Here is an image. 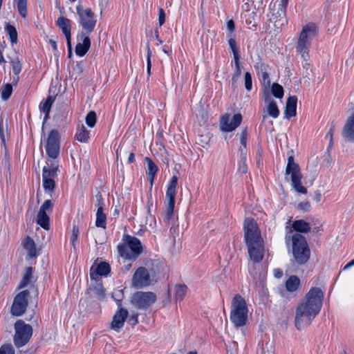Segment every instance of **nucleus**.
<instances>
[{
    "instance_id": "f257e3e1",
    "label": "nucleus",
    "mask_w": 354,
    "mask_h": 354,
    "mask_svg": "<svg viewBox=\"0 0 354 354\" xmlns=\"http://www.w3.org/2000/svg\"><path fill=\"white\" fill-rule=\"evenodd\" d=\"M245 241L250 256L248 271L254 279H261L266 274L265 268L260 264L264 255L263 240L257 223L253 218H247L244 221Z\"/></svg>"
},
{
    "instance_id": "f03ea898",
    "label": "nucleus",
    "mask_w": 354,
    "mask_h": 354,
    "mask_svg": "<svg viewBox=\"0 0 354 354\" xmlns=\"http://www.w3.org/2000/svg\"><path fill=\"white\" fill-rule=\"evenodd\" d=\"M324 293L319 288H312L296 309L295 323L298 330L308 326L319 313Z\"/></svg>"
},
{
    "instance_id": "7ed1b4c3",
    "label": "nucleus",
    "mask_w": 354,
    "mask_h": 354,
    "mask_svg": "<svg viewBox=\"0 0 354 354\" xmlns=\"http://www.w3.org/2000/svg\"><path fill=\"white\" fill-rule=\"evenodd\" d=\"M324 293L319 288H312L296 309L295 323L298 330L308 326L319 313Z\"/></svg>"
},
{
    "instance_id": "20e7f679",
    "label": "nucleus",
    "mask_w": 354,
    "mask_h": 354,
    "mask_svg": "<svg viewBox=\"0 0 354 354\" xmlns=\"http://www.w3.org/2000/svg\"><path fill=\"white\" fill-rule=\"evenodd\" d=\"M317 27L314 23H308L302 27L299 34L295 49L301 56L302 66L308 70L310 66L308 60L310 59V48L312 41L316 37Z\"/></svg>"
},
{
    "instance_id": "39448f33",
    "label": "nucleus",
    "mask_w": 354,
    "mask_h": 354,
    "mask_svg": "<svg viewBox=\"0 0 354 354\" xmlns=\"http://www.w3.org/2000/svg\"><path fill=\"white\" fill-rule=\"evenodd\" d=\"M248 308L245 299L240 295L234 296L230 315V319L236 328L243 326L248 320Z\"/></svg>"
},
{
    "instance_id": "423d86ee",
    "label": "nucleus",
    "mask_w": 354,
    "mask_h": 354,
    "mask_svg": "<svg viewBox=\"0 0 354 354\" xmlns=\"http://www.w3.org/2000/svg\"><path fill=\"white\" fill-rule=\"evenodd\" d=\"M123 241L124 243L118 246L119 254L127 259H136L142 252L140 241L130 235H125Z\"/></svg>"
},
{
    "instance_id": "0eeeda50",
    "label": "nucleus",
    "mask_w": 354,
    "mask_h": 354,
    "mask_svg": "<svg viewBox=\"0 0 354 354\" xmlns=\"http://www.w3.org/2000/svg\"><path fill=\"white\" fill-rule=\"evenodd\" d=\"M178 184V178L174 176L169 183L166 191V210L164 214V221L169 225L176 223V218L174 213L176 187Z\"/></svg>"
},
{
    "instance_id": "6e6552de",
    "label": "nucleus",
    "mask_w": 354,
    "mask_h": 354,
    "mask_svg": "<svg viewBox=\"0 0 354 354\" xmlns=\"http://www.w3.org/2000/svg\"><path fill=\"white\" fill-rule=\"evenodd\" d=\"M288 0H277L270 6V12L268 14L269 21L274 24L277 28H279L288 23L286 18V6Z\"/></svg>"
},
{
    "instance_id": "1a4fd4ad",
    "label": "nucleus",
    "mask_w": 354,
    "mask_h": 354,
    "mask_svg": "<svg viewBox=\"0 0 354 354\" xmlns=\"http://www.w3.org/2000/svg\"><path fill=\"white\" fill-rule=\"evenodd\" d=\"M79 17L78 23L82 27L80 34L90 35L95 29L97 24V17L91 8H84L78 4L76 7Z\"/></svg>"
},
{
    "instance_id": "9d476101",
    "label": "nucleus",
    "mask_w": 354,
    "mask_h": 354,
    "mask_svg": "<svg viewBox=\"0 0 354 354\" xmlns=\"http://www.w3.org/2000/svg\"><path fill=\"white\" fill-rule=\"evenodd\" d=\"M292 252L295 261L299 264H304L310 258V251L304 236L299 233L292 236Z\"/></svg>"
},
{
    "instance_id": "9b49d317",
    "label": "nucleus",
    "mask_w": 354,
    "mask_h": 354,
    "mask_svg": "<svg viewBox=\"0 0 354 354\" xmlns=\"http://www.w3.org/2000/svg\"><path fill=\"white\" fill-rule=\"evenodd\" d=\"M15 330L14 343L18 348L26 345L32 335V327L22 320L15 322Z\"/></svg>"
},
{
    "instance_id": "f8f14e48",
    "label": "nucleus",
    "mask_w": 354,
    "mask_h": 354,
    "mask_svg": "<svg viewBox=\"0 0 354 354\" xmlns=\"http://www.w3.org/2000/svg\"><path fill=\"white\" fill-rule=\"evenodd\" d=\"M286 173V174H290L292 185L295 191L301 194L307 193L306 188L301 185L302 176L299 165L295 162L294 158L292 156H289L288 158Z\"/></svg>"
},
{
    "instance_id": "ddd939ff",
    "label": "nucleus",
    "mask_w": 354,
    "mask_h": 354,
    "mask_svg": "<svg viewBox=\"0 0 354 354\" xmlns=\"http://www.w3.org/2000/svg\"><path fill=\"white\" fill-rule=\"evenodd\" d=\"M156 301V296L151 292L139 291L132 295L131 303L138 309H147Z\"/></svg>"
},
{
    "instance_id": "4468645a",
    "label": "nucleus",
    "mask_w": 354,
    "mask_h": 354,
    "mask_svg": "<svg viewBox=\"0 0 354 354\" xmlns=\"http://www.w3.org/2000/svg\"><path fill=\"white\" fill-rule=\"evenodd\" d=\"M59 134L57 130L53 129L48 136L45 149L48 160H56L59 153Z\"/></svg>"
},
{
    "instance_id": "2eb2a0df",
    "label": "nucleus",
    "mask_w": 354,
    "mask_h": 354,
    "mask_svg": "<svg viewBox=\"0 0 354 354\" xmlns=\"http://www.w3.org/2000/svg\"><path fill=\"white\" fill-rule=\"evenodd\" d=\"M29 296L28 290H23L15 296L10 310L12 315L19 317L24 314L28 306Z\"/></svg>"
},
{
    "instance_id": "dca6fc26",
    "label": "nucleus",
    "mask_w": 354,
    "mask_h": 354,
    "mask_svg": "<svg viewBox=\"0 0 354 354\" xmlns=\"http://www.w3.org/2000/svg\"><path fill=\"white\" fill-rule=\"evenodd\" d=\"M242 121V115L240 113L231 116L225 114L221 118L220 128L223 131L230 132L236 129Z\"/></svg>"
},
{
    "instance_id": "f3484780",
    "label": "nucleus",
    "mask_w": 354,
    "mask_h": 354,
    "mask_svg": "<svg viewBox=\"0 0 354 354\" xmlns=\"http://www.w3.org/2000/svg\"><path fill=\"white\" fill-rule=\"evenodd\" d=\"M151 283L150 275L144 267H140L135 272L132 279V286L136 288H142Z\"/></svg>"
},
{
    "instance_id": "a211bd4d",
    "label": "nucleus",
    "mask_w": 354,
    "mask_h": 354,
    "mask_svg": "<svg viewBox=\"0 0 354 354\" xmlns=\"http://www.w3.org/2000/svg\"><path fill=\"white\" fill-rule=\"evenodd\" d=\"M128 315L129 313L127 309L119 308L113 317V320L111 324V329L117 332L120 331V330L124 326Z\"/></svg>"
},
{
    "instance_id": "6ab92c4d",
    "label": "nucleus",
    "mask_w": 354,
    "mask_h": 354,
    "mask_svg": "<svg viewBox=\"0 0 354 354\" xmlns=\"http://www.w3.org/2000/svg\"><path fill=\"white\" fill-rule=\"evenodd\" d=\"M90 35L79 34L77 35L78 43L75 46V53L80 57H83L88 51L91 47Z\"/></svg>"
},
{
    "instance_id": "aec40b11",
    "label": "nucleus",
    "mask_w": 354,
    "mask_h": 354,
    "mask_svg": "<svg viewBox=\"0 0 354 354\" xmlns=\"http://www.w3.org/2000/svg\"><path fill=\"white\" fill-rule=\"evenodd\" d=\"M59 168L57 160H47L46 165L42 170V178L53 179L57 176Z\"/></svg>"
},
{
    "instance_id": "412c9836",
    "label": "nucleus",
    "mask_w": 354,
    "mask_h": 354,
    "mask_svg": "<svg viewBox=\"0 0 354 354\" xmlns=\"http://www.w3.org/2000/svg\"><path fill=\"white\" fill-rule=\"evenodd\" d=\"M57 25L65 35L67 46H70V40H71V21L63 16H61L59 17L57 20Z\"/></svg>"
},
{
    "instance_id": "4be33fe9",
    "label": "nucleus",
    "mask_w": 354,
    "mask_h": 354,
    "mask_svg": "<svg viewBox=\"0 0 354 354\" xmlns=\"http://www.w3.org/2000/svg\"><path fill=\"white\" fill-rule=\"evenodd\" d=\"M342 136L347 141L354 142V112L347 119L343 128Z\"/></svg>"
},
{
    "instance_id": "5701e85b",
    "label": "nucleus",
    "mask_w": 354,
    "mask_h": 354,
    "mask_svg": "<svg viewBox=\"0 0 354 354\" xmlns=\"http://www.w3.org/2000/svg\"><path fill=\"white\" fill-rule=\"evenodd\" d=\"M265 102L266 104V113L267 114L272 117V118H277L279 115V109L277 104V102L272 99L270 96H268L265 98Z\"/></svg>"
},
{
    "instance_id": "b1692460",
    "label": "nucleus",
    "mask_w": 354,
    "mask_h": 354,
    "mask_svg": "<svg viewBox=\"0 0 354 354\" xmlns=\"http://www.w3.org/2000/svg\"><path fill=\"white\" fill-rule=\"evenodd\" d=\"M297 98L296 96H290L286 102L285 117L290 118L296 115Z\"/></svg>"
},
{
    "instance_id": "393cba45",
    "label": "nucleus",
    "mask_w": 354,
    "mask_h": 354,
    "mask_svg": "<svg viewBox=\"0 0 354 354\" xmlns=\"http://www.w3.org/2000/svg\"><path fill=\"white\" fill-rule=\"evenodd\" d=\"M145 162L147 164L148 171H147V177L151 183V185H153L156 174L158 171V168L157 165L153 162V160L149 158L146 157L145 159Z\"/></svg>"
},
{
    "instance_id": "a878e982",
    "label": "nucleus",
    "mask_w": 354,
    "mask_h": 354,
    "mask_svg": "<svg viewBox=\"0 0 354 354\" xmlns=\"http://www.w3.org/2000/svg\"><path fill=\"white\" fill-rule=\"evenodd\" d=\"M53 102L54 97L52 96H48L45 101L41 102L39 104L40 111L45 114L44 118V122L48 119V115Z\"/></svg>"
},
{
    "instance_id": "bb28decb",
    "label": "nucleus",
    "mask_w": 354,
    "mask_h": 354,
    "mask_svg": "<svg viewBox=\"0 0 354 354\" xmlns=\"http://www.w3.org/2000/svg\"><path fill=\"white\" fill-rule=\"evenodd\" d=\"M12 73L15 75L14 80L17 82L19 79V75L22 70V64L18 56L10 58Z\"/></svg>"
},
{
    "instance_id": "cd10ccee",
    "label": "nucleus",
    "mask_w": 354,
    "mask_h": 354,
    "mask_svg": "<svg viewBox=\"0 0 354 354\" xmlns=\"http://www.w3.org/2000/svg\"><path fill=\"white\" fill-rule=\"evenodd\" d=\"M300 285V279L295 275L290 276L286 281L287 291L295 292Z\"/></svg>"
},
{
    "instance_id": "c85d7f7f",
    "label": "nucleus",
    "mask_w": 354,
    "mask_h": 354,
    "mask_svg": "<svg viewBox=\"0 0 354 354\" xmlns=\"http://www.w3.org/2000/svg\"><path fill=\"white\" fill-rule=\"evenodd\" d=\"M292 227L295 231L302 233H307L310 230L309 223L304 220L295 221L292 223Z\"/></svg>"
},
{
    "instance_id": "c756f323",
    "label": "nucleus",
    "mask_w": 354,
    "mask_h": 354,
    "mask_svg": "<svg viewBox=\"0 0 354 354\" xmlns=\"http://www.w3.org/2000/svg\"><path fill=\"white\" fill-rule=\"evenodd\" d=\"M24 246L30 257H35L38 255L35 241L31 238L27 237L26 239Z\"/></svg>"
},
{
    "instance_id": "7c9ffc66",
    "label": "nucleus",
    "mask_w": 354,
    "mask_h": 354,
    "mask_svg": "<svg viewBox=\"0 0 354 354\" xmlns=\"http://www.w3.org/2000/svg\"><path fill=\"white\" fill-rule=\"evenodd\" d=\"M90 137V131L84 125H82L77 130L75 138L81 142H86Z\"/></svg>"
},
{
    "instance_id": "2f4dec72",
    "label": "nucleus",
    "mask_w": 354,
    "mask_h": 354,
    "mask_svg": "<svg viewBox=\"0 0 354 354\" xmlns=\"http://www.w3.org/2000/svg\"><path fill=\"white\" fill-rule=\"evenodd\" d=\"M37 223L46 230L50 228V218L47 214L38 212L37 215Z\"/></svg>"
},
{
    "instance_id": "473e14b6",
    "label": "nucleus",
    "mask_w": 354,
    "mask_h": 354,
    "mask_svg": "<svg viewBox=\"0 0 354 354\" xmlns=\"http://www.w3.org/2000/svg\"><path fill=\"white\" fill-rule=\"evenodd\" d=\"M32 278V268L28 267L26 269L25 274L19 283L18 286L19 289H21L27 286L30 282Z\"/></svg>"
},
{
    "instance_id": "72a5a7b5",
    "label": "nucleus",
    "mask_w": 354,
    "mask_h": 354,
    "mask_svg": "<svg viewBox=\"0 0 354 354\" xmlns=\"http://www.w3.org/2000/svg\"><path fill=\"white\" fill-rule=\"evenodd\" d=\"M247 151L241 150L240 162L239 163L238 171L240 174H246L248 171V165L246 164Z\"/></svg>"
},
{
    "instance_id": "f704fd0d",
    "label": "nucleus",
    "mask_w": 354,
    "mask_h": 354,
    "mask_svg": "<svg viewBox=\"0 0 354 354\" xmlns=\"http://www.w3.org/2000/svg\"><path fill=\"white\" fill-rule=\"evenodd\" d=\"M106 216L103 211H101L100 207L99 209H97L95 225L98 227L105 229L106 224Z\"/></svg>"
},
{
    "instance_id": "c9c22d12",
    "label": "nucleus",
    "mask_w": 354,
    "mask_h": 354,
    "mask_svg": "<svg viewBox=\"0 0 354 354\" xmlns=\"http://www.w3.org/2000/svg\"><path fill=\"white\" fill-rule=\"evenodd\" d=\"M5 30L9 35L12 45L16 44L17 43V32L16 28L13 26L7 24Z\"/></svg>"
},
{
    "instance_id": "e433bc0d",
    "label": "nucleus",
    "mask_w": 354,
    "mask_h": 354,
    "mask_svg": "<svg viewBox=\"0 0 354 354\" xmlns=\"http://www.w3.org/2000/svg\"><path fill=\"white\" fill-rule=\"evenodd\" d=\"M187 286L185 285H178L175 287V299L176 301H180L185 297L187 292Z\"/></svg>"
},
{
    "instance_id": "4c0bfd02",
    "label": "nucleus",
    "mask_w": 354,
    "mask_h": 354,
    "mask_svg": "<svg viewBox=\"0 0 354 354\" xmlns=\"http://www.w3.org/2000/svg\"><path fill=\"white\" fill-rule=\"evenodd\" d=\"M16 3L19 15L26 18L27 16V0H14Z\"/></svg>"
},
{
    "instance_id": "58836bf2",
    "label": "nucleus",
    "mask_w": 354,
    "mask_h": 354,
    "mask_svg": "<svg viewBox=\"0 0 354 354\" xmlns=\"http://www.w3.org/2000/svg\"><path fill=\"white\" fill-rule=\"evenodd\" d=\"M95 272L100 276H107L110 272V266L107 263L102 262L97 265Z\"/></svg>"
},
{
    "instance_id": "ea45409f",
    "label": "nucleus",
    "mask_w": 354,
    "mask_h": 354,
    "mask_svg": "<svg viewBox=\"0 0 354 354\" xmlns=\"http://www.w3.org/2000/svg\"><path fill=\"white\" fill-rule=\"evenodd\" d=\"M234 73L232 77V84H234L241 74L240 57L234 59Z\"/></svg>"
},
{
    "instance_id": "a19ab883",
    "label": "nucleus",
    "mask_w": 354,
    "mask_h": 354,
    "mask_svg": "<svg viewBox=\"0 0 354 354\" xmlns=\"http://www.w3.org/2000/svg\"><path fill=\"white\" fill-rule=\"evenodd\" d=\"M228 44L233 53L234 59L240 57L239 51L236 45V42L235 39L232 37V35H229Z\"/></svg>"
},
{
    "instance_id": "79ce46f5",
    "label": "nucleus",
    "mask_w": 354,
    "mask_h": 354,
    "mask_svg": "<svg viewBox=\"0 0 354 354\" xmlns=\"http://www.w3.org/2000/svg\"><path fill=\"white\" fill-rule=\"evenodd\" d=\"M271 90L272 93L274 95V97L280 99L283 97V88L280 84L277 83H274L272 86Z\"/></svg>"
},
{
    "instance_id": "37998d69",
    "label": "nucleus",
    "mask_w": 354,
    "mask_h": 354,
    "mask_svg": "<svg viewBox=\"0 0 354 354\" xmlns=\"http://www.w3.org/2000/svg\"><path fill=\"white\" fill-rule=\"evenodd\" d=\"M12 92V86L10 84H6L1 91V97L3 100H7L11 95Z\"/></svg>"
},
{
    "instance_id": "c03bdc74",
    "label": "nucleus",
    "mask_w": 354,
    "mask_h": 354,
    "mask_svg": "<svg viewBox=\"0 0 354 354\" xmlns=\"http://www.w3.org/2000/svg\"><path fill=\"white\" fill-rule=\"evenodd\" d=\"M96 120H97L96 113L93 111H89L86 116V123L91 128H93L95 127V123H96Z\"/></svg>"
},
{
    "instance_id": "a18cd8bd",
    "label": "nucleus",
    "mask_w": 354,
    "mask_h": 354,
    "mask_svg": "<svg viewBox=\"0 0 354 354\" xmlns=\"http://www.w3.org/2000/svg\"><path fill=\"white\" fill-rule=\"evenodd\" d=\"M124 294L122 290H115L112 293V298L116 301L118 308H122V300L123 299Z\"/></svg>"
},
{
    "instance_id": "49530a36",
    "label": "nucleus",
    "mask_w": 354,
    "mask_h": 354,
    "mask_svg": "<svg viewBox=\"0 0 354 354\" xmlns=\"http://www.w3.org/2000/svg\"><path fill=\"white\" fill-rule=\"evenodd\" d=\"M43 180V187L45 192H52L55 188V180L53 179L42 178Z\"/></svg>"
},
{
    "instance_id": "de8ad7c7",
    "label": "nucleus",
    "mask_w": 354,
    "mask_h": 354,
    "mask_svg": "<svg viewBox=\"0 0 354 354\" xmlns=\"http://www.w3.org/2000/svg\"><path fill=\"white\" fill-rule=\"evenodd\" d=\"M53 210V203L50 200H46L43 205L40 207L39 212L49 214L52 212Z\"/></svg>"
},
{
    "instance_id": "09e8293b",
    "label": "nucleus",
    "mask_w": 354,
    "mask_h": 354,
    "mask_svg": "<svg viewBox=\"0 0 354 354\" xmlns=\"http://www.w3.org/2000/svg\"><path fill=\"white\" fill-rule=\"evenodd\" d=\"M247 140H248V132L246 129H244L241 131L240 134V142L241 147L239 148V153H241V149H245L247 151Z\"/></svg>"
},
{
    "instance_id": "8fccbe9b",
    "label": "nucleus",
    "mask_w": 354,
    "mask_h": 354,
    "mask_svg": "<svg viewBox=\"0 0 354 354\" xmlns=\"http://www.w3.org/2000/svg\"><path fill=\"white\" fill-rule=\"evenodd\" d=\"M244 83L245 89L248 91H250L252 88V80L251 74L249 72H246L244 75Z\"/></svg>"
},
{
    "instance_id": "3c124183",
    "label": "nucleus",
    "mask_w": 354,
    "mask_h": 354,
    "mask_svg": "<svg viewBox=\"0 0 354 354\" xmlns=\"http://www.w3.org/2000/svg\"><path fill=\"white\" fill-rule=\"evenodd\" d=\"M78 236H79V229L77 226L74 225L73 227L72 235H71V244L74 248H75L76 244L77 243Z\"/></svg>"
},
{
    "instance_id": "603ef678",
    "label": "nucleus",
    "mask_w": 354,
    "mask_h": 354,
    "mask_svg": "<svg viewBox=\"0 0 354 354\" xmlns=\"http://www.w3.org/2000/svg\"><path fill=\"white\" fill-rule=\"evenodd\" d=\"M261 66L263 67V65H261ZM263 68H265L264 66H263ZM261 79L263 82V84L265 85H267V86L270 85V80L269 78V75H268V72L266 71V68H264V70L262 68L261 71Z\"/></svg>"
},
{
    "instance_id": "864d4df0",
    "label": "nucleus",
    "mask_w": 354,
    "mask_h": 354,
    "mask_svg": "<svg viewBox=\"0 0 354 354\" xmlns=\"http://www.w3.org/2000/svg\"><path fill=\"white\" fill-rule=\"evenodd\" d=\"M0 354H15L13 347L10 344L3 345L0 348Z\"/></svg>"
},
{
    "instance_id": "5fc2aeb1",
    "label": "nucleus",
    "mask_w": 354,
    "mask_h": 354,
    "mask_svg": "<svg viewBox=\"0 0 354 354\" xmlns=\"http://www.w3.org/2000/svg\"><path fill=\"white\" fill-rule=\"evenodd\" d=\"M310 207H311L310 204L308 201L301 202L297 205V208L304 212H309L310 209Z\"/></svg>"
},
{
    "instance_id": "6e6d98bb",
    "label": "nucleus",
    "mask_w": 354,
    "mask_h": 354,
    "mask_svg": "<svg viewBox=\"0 0 354 354\" xmlns=\"http://www.w3.org/2000/svg\"><path fill=\"white\" fill-rule=\"evenodd\" d=\"M151 50L149 48V45L147 44V73L148 75L151 74Z\"/></svg>"
},
{
    "instance_id": "4d7b16f0",
    "label": "nucleus",
    "mask_w": 354,
    "mask_h": 354,
    "mask_svg": "<svg viewBox=\"0 0 354 354\" xmlns=\"http://www.w3.org/2000/svg\"><path fill=\"white\" fill-rule=\"evenodd\" d=\"M96 204L95 206L97 207V209L100 207L101 211H103V208L104 206V200L101 194H98L96 195Z\"/></svg>"
},
{
    "instance_id": "13d9d810",
    "label": "nucleus",
    "mask_w": 354,
    "mask_h": 354,
    "mask_svg": "<svg viewBox=\"0 0 354 354\" xmlns=\"http://www.w3.org/2000/svg\"><path fill=\"white\" fill-rule=\"evenodd\" d=\"M165 21V13L164 10L162 8H159V14H158V24L159 26H162Z\"/></svg>"
},
{
    "instance_id": "bf43d9fd",
    "label": "nucleus",
    "mask_w": 354,
    "mask_h": 354,
    "mask_svg": "<svg viewBox=\"0 0 354 354\" xmlns=\"http://www.w3.org/2000/svg\"><path fill=\"white\" fill-rule=\"evenodd\" d=\"M129 322L132 326L136 325L138 323V315H132L129 319Z\"/></svg>"
},
{
    "instance_id": "052dcab7",
    "label": "nucleus",
    "mask_w": 354,
    "mask_h": 354,
    "mask_svg": "<svg viewBox=\"0 0 354 354\" xmlns=\"http://www.w3.org/2000/svg\"><path fill=\"white\" fill-rule=\"evenodd\" d=\"M227 28L231 32H233L235 28L234 23L233 20L230 19L227 22Z\"/></svg>"
},
{
    "instance_id": "680f3d73",
    "label": "nucleus",
    "mask_w": 354,
    "mask_h": 354,
    "mask_svg": "<svg viewBox=\"0 0 354 354\" xmlns=\"http://www.w3.org/2000/svg\"><path fill=\"white\" fill-rule=\"evenodd\" d=\"M273 273H274V276L277 279L281 278L283 275V272H282L281 270H280L279 268L274 269L273 271Z\"/></svg>"
},
{
    "instance_id": "e2e57ef3",
    "label": "nucleus",
    "mask_w": 354,
    "mask_h": 354,
    "mask_svg": "<svg viewBox=\"0 0 354 354\" xmlns=\"http://www.w3.org/2000/svg\"><path fill=\"white\" fill-rule=\"evenodd\" d=\"M333 128H330L328 132L326 135V138L330 140V143L332 145V140H333Z\"/></svg>"
},
{
    "instance_id": "0e129e2a",
    "label": "nucleus",
    "mask_w": 354,
    "mask_h": 354,
    "mask_svg": "<svg viewBox=\"0 0 354 354\" xmlns=\"http://www.w3.org/2000/svg\"><path fill=\"white\" fill-rule=\"evenodd\" d=\"M135 160V155L133 152H131L128 157L127 162L129 164L133 162Z\"/></svg>"
},
{
    "instance_id": "69168bd1",
    "label": "nucleus",
    "mask_w": 354,
    "mask_h": 354,
    "mask_svg": "<svg viewBox=\"0 0 354 354\" xmlns=\"http://www.w3.org/2000/svg\"><path fill=\"white\" fill-rule=\"evenodd\" d=\"M120 205H115L114 207V211H113V216H118L120 214Z\"/></svg>"
},
{
    "instance_id": "338daca9",
    "label": "nucleus",
    "mask_w": 354,
    "mask_h": 354,
    "mask_svg": "<svg viewBox=\"0 0 354 354\" xmlns=\"http://www.w3.org/2000/svg\"><path fill=\"white\" fill-rule=\"evenodd\" d=\"M49 42L51 45L52 48H53V50H57V42L53 39H50Z\"/></svg>"
},
{
    "instance_id": "774afa93",
    "label": "nucleus",
    "mask_w": 354,
    "mask_h": 354,
    "mask_svg": "<svg viewBox=\"0 0 354 354\" xmlns=\"http://www.w3.org/2000/svg\"><path fill=\"white\" fill-rule=\"evenodd\" d=\"M155 39L158 42V44L162 43V40L159 37L158 31L157 30H155Z\"/></svg>"
}]
</instances>
